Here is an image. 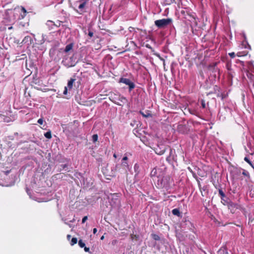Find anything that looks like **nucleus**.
<instances>
[{
    "label": "nucleus",
    "instance_id": "nucleus-24",
    "mask_svg": "<svg viewBox=\"0 0 254 254\" xmlns=\"http://www.w3.org/2000/svg\"><path fill=\"white\" fill-rule=\"evenodd\" d=\"M44 136L46 138L50 139L52 138V133L51 131L49 130L48 131L44 133Z\"/></svg>",
    "mask_w": 254,
    "mask_h": 254
},
{
    "label": "nucleus",
    "instance_id": "nucleus-13",
    "mask_svg": "<svg viewBox=\"0 0 254 254\" xmlns=\"http://www.w3.org/2000/svg\"><path fill=\"white\" fill-rule=\"evenodd\" d=\"M177 129L178 131L182 134L187 133L188 131V128L186 125H179Z\"/></svg>",
    "mask_w": 254,
    "mask_h": 254
},
{
    "label": "nucleus",
    "instance_id": "nucleus-40",
    "mask_svg": "<svg viewBox=\"0 0 254 254\" xmlns=\"http://www.w3.org/2000/svg\"><path fill=\"white\" fill-rule=\"evenodd\" d=\"M61 167H62V168L60 169V171H61L62 169H64L65 168H66L67 167V165L66 164L62 165H61Z\"/></svg>",
    "mask_w": 254,
    "mask_h": 254
},
{
    "label": "nucleus",
    "instance_id": "nucleus-53",
    "mask_svg": "<svg viewBox=\"0 0 254 254\" xmlns=\"http://www.w3.org/2000/svg\"><path fill=\"white\" fill-rule=\"evenodd\" d=\"M96 141H97V140H98V135H97V134H96Z\"/></svg>",
    "mask_w": 254,
    "mask_h": 254
},
{
    "label": "nucleus",
    "instance_id": "nucleus-27",
    "mask_svg": "<svg viewBox=\"0 0 254 254\" xmlns=\"http://www.w3.org/2000/svg\"><path fill=\"white\" fill-rule=\"evenodd\" d=\"M242 175L249 177V173L247 171L243 169H242Z\"/></svg>",
    "mask_w": 254,
    "mask_h": 254
},
{
    "label": "nucleus",
    "instance_id": "nucleus-6",
    "mask_svg": "<svg viewBox=\"0 0 254 254\" xmlns=\"http://www.w3.org/2000/svg\"><path fill=\"white\" fill-rule=\"evenodd\" d=\"M176 157L175 150L170 148L169 155L166 158L167 161L170 164H173V162H176Z\"/></svg>",
    "mask_w": 254,
    "mask_h": 254
},
{
    "label": "nucleus",
    "instance_id": "nucleus-31",
    "mask_svg": "<svg viewBox=\"0 0 254 254\" xmlns=\"http://www.w3.org/2000/svg\"><path fill=\"white\" fill-rule=\"evenodd\" d=\"M201 105L202 108L204 109L206 108V104L204 100H201Z\"/></svg>",
    "mask_w": 254,
    "mask_h": 254
},
{
    "label": "nucleus",
    "instance_id": "nucleus-26",
    "mask_svg": "<svg viewBox=\"0 0 254 254\" xmlns=\"http://www.w3.org/2000/svg\"><path fill=\"white\" fill-rule=\"evenodd\" d=\"M77 242V239L76 238H72L70 241V245L71 246H73L74 245L76 244Z\"/></svg>",
    "mask_w": 254,
    "mask_h": 254
},
{
    "label": "nucleus",
    "instance_id": "nucleus-10",
    "mask_svg": "<svg viewBox=\"0 0 254 254\" xmlns=\"http://www.w3.org/2000/svg\"><path fill=\"white\" fill-rule=\"evenodd\" d=\"M161 170V169L160 168H154L150 173V177L151 178L156 177L158 179L161 177L163 175V174H162Z\"/></svg>",
    "mask_w": 254,
    "mask_h": 254
},
{
    "label": "nucleus",
    "instance_id": "nucleus-4",
    "mask_svg": "<svg viewBox=\"0 0 254 254\" xmlns=\"http://www.w3.org/2000/svg\"><path fill=\"white\" fill-rule=\"evenodd\" d=\"M119 82L128 85L129 92H131L135 87L134 83L128 78L121 77L120 78Z\"/></svg>",
    "mask_w": 254,
    "mask_h": 254
},
{
    "label": "nucleus",
    "instance_id": "nucleus-2",
    "mask_svg": "<svg viewBox=\"0 0 254 254\" xmlns=\"http://www.w3.org/2000/svg\"><path fill=\"white\" fill-rule=\"evenodd\" d=\"M169 180L168 177L161 176L157 180V187L159 189L165 188L168 190L170 188Z\"/></svg>",
    "mask_w": 254,
    "mask_h": 254
},
{
    "label": "nucleus",
    "instance_id": "nucleus-38",
    "mask_svg": "<svg viewBox=\"0 0 254 254\" xmlns=\"http://www.w3.org/2000/svg\"><path fill=\"white\" fill-rule=\"evenodd\" d=\"M67 87H64V92H63V93H64V95H66V94H67Z\"/></svg>",
    "mask_w": 254,
    "mask_h": 254
},
{
    "label": "nucleus",
    "instance_id": "nucleus-47",
    "mask_svg": "<svg viewBox=\"0 0 254 254\" xmlns=\"http://www.w3.org/2000/svg\"><path fill=\"white\" fill-rule=\"evenodd\" d=\"M11 14H12V15H13V16H14V15H15V10H14V11H11Z\"/></svg>",
    "mask_w": 254,
    "mask_h": 254
},
{
    "label": "nucleus",
    "instance_id": "nucleus-54",
    "mask_svg": "<svg viewBox=\"0 0 254 254\" xmlns=\"http://www.w3.org/2000/svg\"><path fill=\"white\" fill-rule=\"evenodd\" d=\"M12 28V27H8V29H11Z\"/></svg>",
    "mask_w": 254,
    "mask_h": 254
},
{
    "label": "nucleus",
    "instance_id": "nucleus-46",
    "mask_svg": "<svg viewBox=\"0 0 254 254\" xmlns=\"http://www.w3.org/2000/svg\"><path fill=\"white\" fill-rule=\"evenodd\" d=\"M70 238H71V236L70 235H67V239L68 240H69L70 239Z\"/></svg>",
    "mask_w": 254,
    "mask_h": 254
},
{
    "label": "nucleus",
    "instance_id": "nucleus-3",
    "mask_svg": "<svg viewBox=\"0 0 254 254\" xmlns=\"http://www.w3.org/2000/svg\"><path fill=\"white\" fill-rule=\"evenodd\" d=\"M172 18H167V19H162L156 20L155 21L154 23L155 25L157 26L158 28H164L167 27L168 25L171 24L172 23Z\"/></svg>",
    "mask_w": 254,
    "mask_h": 254
},
{
    "label": "nucleus",
    "instance_id": "nucleus-52",
    "mask_svg": "<svg viewBox=\"0 0 254 254\" xmlns=\"http://www.w3.org/2000/svg\"><path fill=\"white\" fill-rule=\"evenodd\" d=\"M104 238V236H102L101 237V240H103Z\"/></svg>",
    "mask_w": 254,
    "mask_h": 254
},
{
    "label": "nucleus",
    "instance_id": "nucleus-43",
    "mask_svg": "<svg viewBox=\"0 0 254 254\" xmlns=\"http://www.w3.org/2000/svg\"><path fill=\"white\" fill-rule=\"evenodd\" d=\"M92 138L93 142H95V134L92 135Z\"/></svg>",
    "mask_w": 254,
    "mask_h": 254
},
{
    "label": "nucleus",
    "instance_id": "nucleus-14",
    "mask_svg": "<svg viewBox=\"0 0 254 254\" xmlns=\"http://www.w3.org/2000/svg\"><path fill=\"white\" fill-rule=\"evenodd\" d=\"M27 13V12L26 9L24 7L21 6V9H20V12H19L20 15L18 17V19H22L24 18H25V17Z\"/></svg>",
    "mask_w": 254,
    "mask_h": 254
},
{
    "label": "nucleus",
    "instance_id": "nucleus-23",
    "mask_svg": "<svg viewBox=\"0 0 254 254\" xmlns=\"http://www.w3.org/2000/svg\"><path fill=\"white\" fill-rule=\"evenodd\" d=\"M134 172L136 173V175H138L139 173V166L138 164L136 163L134 165Z\"/></svg>",
    "mask_w": 254,
    "mask_h": 254
},
{
    "label": "nucleus",
    "instance_id": "nucleus-28",
    "mask_svg": "<svg viewBox=\"0 0 254 254\" xmlns=\"http://www.w3.org/2000/svg\"><path fill=\"white\" fill-rule=\"evenodd\" d=\"M216 93L217 94V97H221V99L223 100V99L224 98V96L221 92H220V91L217 92Z\"/></svg>",
    "mask_w": 254,
    "mask_h": 254
},
{
    "label": "nucleus",
    "instance_id": "nucleus-51",
    "mask_svg": "<svg viewBox=\"0 0 254 254\" xmlns=\"http://www.w3.org/2000/svg\"><path fill=\"white\" fill-rule=\"evenodd\" d=\"M249 164L254 168L252 161L251 162V164Z\"/></svg>",
    "mask_w": 254,
    "mask_h": 254
},
{
    "label": "nucleus",
    "instance_id": "nucleus-22",
    "mask_svg": "<svg viewBox=\"0 0 254 254\" xmlns=\"http://www.w3.org/2000/svg\"><path fill=\"white\" fill-rule=\"evenodd\" d=\"M128 159V158L127 156H124L122 159V165L125 167H127L128 164L126 161H127Z\"/></svg>",
    "mask_w": 254,
    "mask_h": 254
},
{
    "label": "nucleus",
    "instance_id": "nucleus-19",
    "mask_svg": "<svg viewBox=\"0 0 254 254\" xmlns=\"http://www.w3.org/2000/svg\"><path fill=\"white\" fill-rule=\"evenodd\" d=\"M94 31L93 29L92 28V25H90L88 29V35L92 37L93 36Z\"/></svg>",
    "mask_w": 254,
    "mask_h": 254
},
{
    "label": "nucleus",
    "instance_id": "nucleus-18",
    "mask_svg": "<svg viewBox=\"0 0 254 254\" xmlns=\"http://www.w3.org/2000/svg\"><path fill=\"white\" fill-rule=\"evenodd\" d=\"M184 222L186 223V225H188V227L189 229L191 230L192 232H194L193 229L194 228V227L193 224L190 221L186 220Z\"/></svg>",
    "mask_w": 254,
    "mask_h": 254
},
{
    "label": "nucleus",
    "instance_id": "nucleus-39",
    "mask_svg": "<svg viewBox=\"0 0 254 254\" xmlns=\"http://www.w3.org/2000/svg\"><path fill=\"white\" fill-rule=\"evenodd\" d=\"M226 67L228 70L230 71L231 70V66L229 65L228 63L226 64Z\"/></svg>",
    "mask_w": 254,
    "mask_h": 254
},
{
    "label": "nucleus",
    "instance_id": "nucleus-55",
    "mask_svg": "<svg viewBox=\"0 0 254 254\" xmlns=\"http://www.w3.org/2000/svg\"><path fill=\"white\" fill-rule=\"evenodd\" d=\"M146 47H148V48H150V46H148V45H146Z\"/></svg>",
    "mask_w": 254,
    "mask_h": 254
},
{
    "label": "nucleus",
    "instance_id": "nucleus-12",
    "mask_svg": "<svg viewBox=\"0 0 254 254\" xmlns=\"http://www.w3.org/2000/svg\"><path fill=\"white\" fill-rule=\"evenodd\" d=\"M165 151L166 147L163 145H158L155 149L156 153L160 155L163 154Z\"/></svg>",
    "mask_w": 254,
    "mask_h": 254
},
{
    "label": "nucleus",
    "instance_id": "nucleus-35",
    "mask_svg": "<svg viewBox=\"0 0 254 254\" xmlns=\"http://www.w3.org/2000/svg\"><path fill=\"white\" fill-rule=\"evenodd\" d=\"M244 160H245L246 162H247L248 164H251V161H250V160L249 159V158H248V157H245L244 158Z\"/></svg>",
    "mask_w": 254,
    "mask_h": 254
},
{
    "label": "nucleus",
    "instance_id": "nucleus-7",
    "mask_svg": "<svg viewBox=\"0 0 254 254\" xmlns=\"http://www.w3.org/2000/svg\"><path fill=\"white\" fill-rule=\"evenodd\" d=\"M226 205L227 206L228 208L230 210L232 213H235L236 210L239 209L240 207L239 204L236 203H234L231 201H230Z\"/></svg>",
    "mask_w": 254,
    "mask_h": 254
},
{
    "label": "nucleus",
    "instance_id": "nucleus-41",
    "mask_svg": "<svg viewBox=\"0 0 254 254\" xmlns=\"http://www.w3.org/2000/svg\"><path fill=\"white\" fill-rule=\"evenodd\" d=\"M140 113L143 116V117H147L149 116V114H148L147 115H145L141 111H140Z\"/></svg>",
    "mask_w": 254,
    "mask_h": 254
},
{
    "label": "nucleus",
    "instance_id": "nucleus-33",
    "mask_svg": "<svg viewBox=\"0 0 254 254\" xmlns=\"http://www.w3.org/2000/svg\"><path fill=\"white\" fill-rule=\"evenodd\" d=\"M96 3L99 4V10L100 11L101 5L102 4L101 0H96Z\"/></svg>",
    "mask_w": 254,
    "mask_h": 254
},
{
    "label": "nucleus",
    "instance_id": "nucleus-32",
    "mask_svg": "<svg viewBox=\"0 0 254 254\" xmlns=\"http://www.w3.org/2000/svg\"><path fill=\"white\" fill-rule=\"evenodd\" d=\"M220 90V88L217 86V85H215L214 86V90L215 91V93H216L218 91H219Z\"/></svg>",
    "mask_w": 254,
    "mask_h": 254
},
{
    "label": "nucleus",
    "instance_id": "nucleus-1",
    "mask_svg": "<svg viewBox=\"0 0 254 254\" xmlns=\"http://www.w3.org/2000/svg\"><path fill=\"white\" fill-rule=\"evenodd\" d=\"M120 7V4L119 2H115L109 6H105L103 7V12L105 13L106 12V10L108 9L107 14L109 15H112L113 13L118 11L119 7Z\"/></svg>",
    "mask_w": 254,
    "mask_h": 254
},
{
    "label": "nucleus",
    "instance_id": "nucleus-16",
    "mask_svg": "<svg viewBox=\"0 0 254 254\" xmlns=\"http://www.w3.org/2000/svg\"><path fill=\"white\" fill-rule=\"evenodd\" d=\"M118 100L121 102L123 104H127L128 103V100L127 98L121 95L119 96Z\"/></svg>",
    "mask_w": 254,
    "mask_h": 254
},
{
    "label": "nucleus",
    "instance_id": "nucleus-25",
    "mask_svg": "<svg viewBox=\"0 0 254 254\" xmlns=\"http://www.w3.org/2000/svg\"><path fill=\"white\" fill-rule=\"evenodd\" d=\"M151 236L152 238L155 241H159L160 240V237L157 234H151Z\"/></svg>",
    "mask_w": 254,
    "mask_h": 254
},
{
    "label": "nucleus",
    "instance_id": "nucleus-36",
    "mask_svg": "<svg viewBox=\"0 0 254 254\" xmlns=\"http://www.w3.org/2000/svg\"><path fill=\"white\" fill-rule=\"evenodd\" d=\"M229 55L231 58H234L235 57V54L234 52L229 53Z\"/></svg>",
    "mask_w": 254,
    "mask_h": 254
},
{
    "label": "nucleus",
    "instance_id": "nucleus-44",
    "mask_svg": "<svg viewBox=\"0 0 254 254\" xmlns=\"http://www.w3.org/2000/svg\"><path fill=\"white\" fill-rule=\"evenodd\" d=\"M128 30L129 31V32H132L134 30V28L132 27H129L128 28Z\"/></svg>",
    "mask_w": 254,
    "mask_h": 254
},
{
    "label": "nucleus",
    "instance_id": "nucleus-20",
    "mask_svg": "<svg viewBox=\"0 0 254 254\" xmlns=\"http://www.w3.org/2000/svg\"><path fill=\"white\" fill-rule=\"evenodd\" d=\"M75 80V79H74V78H70V79L68 81L67 87L69 89H71L72 88L73 83V82H74Z\"/></svg>",
    "mask_w": 254,
    "mask_h": 254
},
{
    "label": "nucleus",
    "instance_id": "nucleus-5",
    "mask_svg": "<svg viewBox=\"0 0 254 254\" xmlns=\"http://www.w3.org/2000/svg\"><path fill=\"white\" fill-rule=\"evenodd\" d=\"M63 22L60 20H57L56 22L52 20H48L46 23V25L49 30L54 29V27H59Z\"/></svg>",
    "mask_w": 254,
    "mask_h": 254
},
{
    "label": "nucleus",
    "instance_id": "nucleus-42",
    "mask_svg": "<svg viewBox=\"0 0 254 254\" xmlns=\"http://www.w3.org/2000/svg\"><path fill=\"white\" fill-rule=\"evenodd\" d=\"M87 216H84L82 218V223H84L85 222V221L87 220Z\"/></svg>",
    "mask_w": 254,
    "mask_h": 254
},
{
    "label": "nucleus",
    "instance_id": "nucleus-21",
    "mask_svg": "<svg viewBox=\"0 0 254 254\" xmlns=\"http://www.w3.org/2000/svg\"><path fill=\"white\" fill-rule=\"evenodd\" d=\"M73 48V44H69L66 46L65 49H64V52L67 53L70 51Z\"/></svg>",
    "mask_w": 254,
    "mask_h": 254
},
{
    "label": "nucleus",
    "instance_id": "nucleus-11",
    "mask_svg": "<svg viewBox=\"0 0 254 254\" xmlns=\"http://www.w3.org/2000/svg\"><path fill=\"white\" fill-rule=\"evenodd\" d=\"M233 177L235 179H239L241 178L242 175V169L241 168H235L231 173Z\"/></svg>",
    "mask_w": 254,
    "mask_h": 254
},
{
    "label": "nucleus",
    "instance_id": "nucleus-30",
    "mask_svg": "<svg viewBox=\"0 0 254 254\" xmlns=\"http://www.w3.org/2000/svg\"><path fill=\"white\" fill-rule=\"evenodd\" d=\"M31 38L30 36H26L23 40V42L25 43V42L28 41L29 40H31Z\"/></svg>",
    "mask_w": 254,
    "mask_h": 254
},
{
    "label": "nucleus",
    "instance_id": "nucleus-50",
    "mask_svg": "<svg viewBox=\"0 0 254 254\" xmlns=\"http://www.w3.org/2000/svg\"><path fill=\"white\" fill-rule=\"evenodd\" d=\"M115 104H116L117 105H119V106H123V105H122L119 103H115Z\"/></svg>",
    "mask_w": 254,
    "mask_h": 254
},
{
    "label": "nucleus",
    "instance_id": "nucleus-9",
    "mask_svg": "<svg viewBox=\"0 0 254 254\" xmlns=\"http://www.w3.org/2000/svg\"><path fill=\"white\" fill-rule=\"evenodd\" d=\"M219 194L221 197L222 203L226 205L229 201V199L226 196L225 193L221 189L218 190Z\"/></svg>",
    "mask_w": 254,
    "mask_h": 254
},
{
    "label": "nucleus",
    "instance_id": "nucleus-15",
    "mask_svg": "<svg viewBox=\"0 0 254 254\" xmlns=\"http://www.w3.org/2000/svg\"><path fill=\"white\" fill-rule=\"evenodd\" d=\"M85 2L82 1H78L74 3V5L77 7L80 10H82L85 6Z\"/></svg>",
    "mask_w": 254,
    "mask_h": 254
},
{
    "label": "nucleus",
    "instance_id": "nucleus-17",
    "mask_svg": "<svg viewBox=\"0 0 254 254\" xmlns=\"http://www.w3.org/2000/svg\"><path fill=\"white\" fill-rule=\"evenodd\" d=\"M172 214L174 215L177 216L179 217H182V215L179 208L173 209L172 211Z\"/></svg>",
    "mask_w": 254,
    "mask_h": 254
},
{
    "label": "nucleus",
    "instance_id": "nucleus-56",
    "mask_svg": "<svg viewBox=\"0 0 254 254\" xmlns=\"http://www.w3.org/2000/svg\"><path fill=\"white\" fill-rule=\"evenodd\" d=\"M237 55H238V57L241 56L239 55V53H238V54H237Z\"/></svg>",
    "mask_w": 254,
    "mask_h": 254
},
{
    "label": "nucleus",
    "instance_id": "nucleus-49",
    "mask_svg": "<svg viewBox=\"0 0 254 254\" xmlns=\"http://www.w3.org/2000/svg\"><path fill=\"white\" fill-rule=\"evenodd\" d=\"M113 156L114 158H117V155L116 153H114V155H113Z\"/></svg>",
    "mask_w": 254,
    "mask_h": 254
},
{
    "label": "nucleus",
    "instance_id": "nucleus-29",
    "mask_svg": "<svg viewBox=\"0 0 254 254\" xmlns=\"http://www.w3.org/2000/svg\"><path fill=\"white\" fill-rule=\"evenodd\" d=\"M78 245L80 246V248H84L85 246V243L82 241V240H80L78 241Z\"/></svg>",
    "mask_w": 254,
    "mask_h": 254
},
{
    "label": "nucleus",
    "instance_id": "nucleus-57",
    "mask_svg": "<svg viewBox=\"0 0 254 254\" xmlns=\"http://www.w3.org/2000/svg\"><path fill=\"white\" fill-rule=\"evenodd\" d=\"M230 75H231L232 77V75L231 73H229Z\"/></svg>",
    "mask_w": 254,
    "mask_h": 254
},
{
    "label": "nucleus",
    "instance_id": "nucleus-48",
    "mask_svg": "<svg viewBox=\"0 0 254 254\" xmlns=\"http://www.w3.org/2000/svg\"><path fill=\"white\" fill-rule=\"evenodd\" d=\"M95 232H96L95 228H94L93 229V233L94 234H95Z\"/></svg>",
    "mask_w": 254,
    "mask_h": 254
},
{
    "label": "nucleus",
    "instance_id": "nucleus-8",
    "mask_svg": "<svg viewBox=\"0 0 254 254\" xmlns=\"http://www.w3.org/2000/svg\"><path fill=\"white\" fill-rule=\"evenodd\" d=\"M181 14L183 18L186 19L190 21L194 19V17L193 14H190L189 11L187 10H182Z\"/></svg>",
    "mask_w": 254,
    "mask_h": 254
},
{
    "label": "nucleus",
    "instance_id": "nucleus-37",
    "mask_svg": "<svg viewBox=\"0 0 254 254\" xmlns=\"http://www.w3.org/2000/svg\"><path fill=\"white\" fill-rule=\"evenodd\" d=\"M44 120L42 118H40L38 120V123L42 125L43 124Z\"/></svg>",
    "mask_w": 254,
    "mask_h": 254
},
{
    "label": "nucleus",
    "instance_id": "nucleus-34",
    "mask_svg": "<svg viewBox=\"0 0 254 254\" xmlns=\"http://www.w3.org/2000/svg\"><path fill=\"white\" fill-rule=\"evenodd\" d=\"M219 252H221V253H222L223 254H228V252L225 249H223V250H220Z\"/></svg>",
    "mask_w": 254,
    "mask_h": 254
},
{
    "label": "nucleus",
    "instance_id": "nucleus-45",
    "mask_svg": "<svg viewBox=\"0 0 254 254\" xmlns=\"http://www.w3.org/2000/svg\"><path fill=\"white\" fill-rule=\"evenodd\" d=\"M84 248V251L85 252H87L89 251V248H87L85 246Z\"/></svg>",
    "mask_w": 254,
    "mask_h": 254
}]
</instances>
